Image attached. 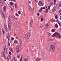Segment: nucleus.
Returning <instances> with one entry per match:
<instances>
[{
  "label": "nucleus",
  "instance_id": "nucleus-49",
  "mask_svg": "<svg viewBox=\"0 0 61 61\" xmlns=\"http://www.w3.org/2000/svg\"><path fill=\"white\" fill-rule=\"evenodd\" d=\"M10 5H13V2H10Z\"/></svg>",
  "mask_w": 61,
  "mask_h": 61
},
{
  "label": "nucleus",
  "instance_id": "nucleus-55",
  "mask_svg": "<svg viewBox=\"0 0 61 61\" xmlns=\"http://www.w3.org/2000/svg\"><path fill=\"white\" fill-rule=\"evenodd\" d=\"M5 56V54H3V57Z\"/></svg>",
  "mask_w": 61,
  "mask_h": 61
},
{
  "label": "nucleus",
  "instance_id": "nucleus-2",
  "mask_svg": "<svg viewBox=\"0 0 61 61\" xmlns=\"http://www.w3.org/2000/svg\"><path fill=\"white\" fill-rule=\"evenodd\" d=\"M0 14L1 17L2 18H5V16L4 13L2 11V7L0 5Z\"/></svg>",
  "mask_w": 61,
  "mask_h": 61
},
{
  "label": "nucleus",
  "instance_id": "nucleus-34",
  "mask_svg": "<svg viewBox=\"0 0 61 61\" xmlns=\"http://www.w3.org/2000/svg\"><path fill=\"white\" fill-rule=\"evenodd\" d=\"M13 20H15V17L13 16Z\"/></svg>",
  "mask_w": 61,
  "mask_h": 61
},
{
  "label": "nucleus",
  "instance_id": "nucleus-28",
  "mask_svg": "<svg viewBox=\"0 0 61 61\" xmlns=\"http://www.w3.org/2000/svg\"><path fill=\"white\" fill-rule=\"evenodd\" d=\"M55 11H56V10L54 9H53L52 10V11L53 12H54Z\"/></svg>",
  "mask_w": 61,
  "mask_h": 61
},
{
  "label": "nucleus",
  "instance_id": "nucleus-20",
  "mask_svg": "<svg viewBox=\"0 0 61 61\" xmlns=\"http://www.w3.org/2000/svg\"><path fill=\"white\" fill-rule=\"evenodd\" d=\"M2 32H3V34H4L5 33V30H4L3 29V28H2Z\"/></svg>",
  "mask_w": 61,
  "mask_h": 61
},
{
  "label": "nucleus",
  "instance_id": "nucleus-3",
  "mask_svg": "<svg viewBox=\"0 0 61 61\" xmlns=\"http://www.w3.org/2000/svg\"><path fill=\"white\" fill-rule=\"evenodd\" d=\"M56 36H57L58 37H59V38H61V35H60L57 32H55L54 34H53V35L51 36L52 37H55Z\"/></svg>",
  "mask_w": 61,
  "mask_h": 61
},
{
  "label": "nucleus",
  "instance_id": "nucleus-5",
  "mask_svg": "<svg viewBox=\"0 0 61 61\" xmlns=\"http://www.w3.org/2000/svg\"><path fill=\"white\" fill-rule=\"evenodd\" d=\"M3 50H4V52L5 54H6L7 52V49L6 48V45H4L3 47Z\"/></svg>",
  "mask_w": 61,
  "mask_h": 61
},
{
  "label": "nucleus",
  "instance_id": "nucleus-44",
  "mask_svg": "<svg viewBox=\"0 0 61 61\" xmlns=\"http://www.w3.org/2000/svg\"><path fill=\"white\" fill-rule=\"evenodd\" d=\"M8 42V46H10V43H9V42Z\"/></svg>",
  "mask_w": 61,
  "mask_h": 61
},
{
  "label": "nucleus",
  "instance_id": "nucleus-48",
  "mask_svg": "<svg viewBox=\"0 0 61 61\" xmlns=\"http://www.w3.org/2000/svg\"><path fill=\"white\" fill-rule=\"evenodd\" d=\"M58 13H60V12H61V10H60L58 11Z\"/></svg>",
  "mask_w": 61,
  "mask_h": 61
},
{
  "label": "nucleus",
  "instance_id": "nucleus-58",
  "mask_svg": "<svg viewBox=\"0 0 61 61\" xmlns=\"http://www.w3.org/2000/svg\"><path fill=\"white\" fill-rule=\"evenodd\" d=\"M37 15L38 16H39V15H40V14L39 13H38L37 14Z\"/></svg>",
  "mask_w": 61,
  "mask_h": 61
},
{
  "label": "nucleus",
  "instance_id": "nucleus-29",
  "mask_svg": "<svg viewBox=\"0 0 61 61\" xmlns=\"http://www.w3.org/2000/svg\"><path fill=\"white\" fill-rule=\"evenodd\" d=\"M39 18L40 19H42V18H43V16H40L39 17Z\"/></svg>",
  "mask_w": 61,
  "mask_h": 61
},
{
  "label": "nucleus",
  "instance_id": "nucleus-12",
  "mask_svg": "<svg viewBox=\"0 0 61 61\" xmlns=\"http://www.w3.org/2000/svg\"><path fill=\"white\" fill-rule=\"evenodd\" d=\"M3 10L4 12H5L6 11V7L5 6H4L3 9Z\"/></svg>",
  "mask_w": 61,
  "mask_h": 61
},
{
  "label": "nucleus",
  "instance_id": "nucleus-22",
  "mask_svg": "<svg viewBox=\"0 0 61 61\" xmlns=\"http://www.w3.org/2000/svg\"><path fill=\"white\" fill-rule=\"evenodd\" d=\"M10 1H11V2H16V0H8Z\"/></svg>",
  "mask_w": 61,
  "mask_h": 61
},
{
  "label": "nucleus",
  "instance_id": "nucleus-23",
  "mask_svg": "<svg viewBox=\"0 0 61 61\" xmlns=\"http://www.w3.org/2000/svg\"><path fill=\"white\" fill-rule=\"evenodd\" d=\"M33 23V20H31V26L32 27V24Z\"/></svg>",
  "mask_w": 61,
  "mask_h": 61
},
{
  "label": "nucleus",
  "instance_id": "nucleus-1",
  "mask_svg": "<svg viewBox=\"0 0 61 61\" xmlns=\"http://www.w3.org/2000/svg\"><path fill=\"white\" fill-rule=\"evenodd\" d=\"M55 47L54 45H52L50 46V52H55Z\"/></svg>",
  "mask_w": 61,
  "mask_h": 61
},
{
  "label": "nucleus",
  "instance_id": "nucleus-50",
  "mask_svg": "<svg viewBox=\"0 0 61 61\" xmlns=\"http://www.w3.org/2000/svg\"><path fill=\"white\" fill-rule=\"evenodd\" d=\"M34 0L35 1V2H36V3H38V1H37L36 0Z\"/></svg>",
  "mask_w": 61,
  "mask_h": 61
},
{
  "label": "nucleus",
  "instance_id": "nucleus-4",
  "mask_svg": "<svg viewBox=\"0 0 61 61\" xmlns=\"http://www.w3.org/2000/svg\"><path fill=\"white\" fill-rule=\"evenodd\" d=\"M30 37V35L29 33H27L25 34V38L26 40H27L29 39Z\"/></svg>",
  "mask_w": 61,
  "mask_h": 61
},
{
  "label": "nucleus",
  "instance_id": "nucleus-24",
  "mask_svg": "<svg viewBox=\"0 0 61 61\" xmlns=\"http://www.w3.org/2000/svg\"><path fill=\"white\" fill-rule=\"evenodd\" d=\"M46 27L47 28H48V24H47L46 25Z\"/></svg>",
  "mask_w": 61,
  "mask_h": 61
},
{
  "label": "nucleus",
  "instance_id": "nucleus-14",
  "mask_svg": "<svg viewBox=\"0 0 61 61\" xmlns=\"http://www.w3.org/2000/svg\"><path fill=\"white\" fill-rule=\"evenodd\" d=\"M19 41L20 46H22V41H21V40H20V39H19Z\"/></svg>",
  "mask_w": 61,
  "mask_h": 61
},
{
  "label": "nucleus",
  "instance_id": "nucleus-35",
  "mask_svg": "<svg viewBox=\"0 0 61 61\" xmlns=\"http://www.w3.org/2000/svg\"><path fill=\"white\" fill-rule=\"evenodd\" d=\"M48 35L49 36H51V33L49 32H48Z\"/></svg>",
  "mask_w": 61,
  "mask_h": 61
},
{
  "label": "nucleus",
  "instance_id": "nucleus-26",
  "mask_svg": "<svg viewBox=\"0 0 61 61\" xmlns=\"http://www.w3.org/2000/svg\"><path fill=\"white\" fill-rule=\"evenodd\" d=\"M15 8H17V4H15Z\"/></svg>",
  "mask_w": 61,
  "mask_h": 61
},
{
  "label": "nucleus",
  "instance_id": "nucleus-25",
  "mask_svg": "<svg viewBox=\"0 0 61 61\" xmlns=\"http://www.w3.org/2000/svg\"><path fill=\"white\" fill-rule=\"evenodd\" d=\"M9 50H10V51L11 52H12L13 51L11 48H9Z\"/></svg>",
  "mask_w": 61,
  "mask_h": 61
},
{
  "label": "nucleus",
  "instance_id": "nucleus-21",
  "mask_svg": "<svg viewBox=\"0 0 61 61\" xmlns=\"http://www.w3.org/2000/svg\"><path fill=\"white\" fill-rule=\"evenodd\" d=\"M48 9H46V10L44 11V13H47L48 12Z\"/></svg>",
  "mask_w": 61,
  "mask_h": 61
},
{
  "label": "nucleus",
  "instance_id": "nucleus-11",
  "mask_svg": "<svg viewBox=\"0 0 61 61\" xmlns=\"http://www.w3.org/2000/svg\"><path fill=\"white\" fill-rule=\"evenodd\" d=\"M19 46H17L16 47V49H18L16 51V52L18 53L19 52Z\"/></svg>",
  "mask_w": 61,
  "mask_h": 61
},
{
  "label": "nucleus",
  "instance_id": "nucleus-7",
  "mask_svg": "<svg viewBox=\"0 0 61 61\" xmlns=\"http://www.w3.org/2000/svg\"><path fill=\"white\" fill-rule=\"evenodd\" d=\"M38 5L40 6H43V4H42V1H40L38 3Z\"/></svg>",
  "mask_w": 61,
  "mask_h": 61
},
{
  "label": "nucleus",
  "instance_id": "nucleus-53",
  "mask_svg": "<svg viewBox=\"0 0 61 61\" xmlns=\"http://www.w3.org/2000/svg\"><path fill=\"white\" fill-rule=\"evenodd\" d=\"M60 15H61L60 17V19L61 20V13L60 14Z\"/></svg>",
  "mask_w": 61,
  "mask_h": 61
},
{
  "label": "nucleus",
  "instance_id": "nucleus-54",
  "mask_svg": "<svg viewBox=\"0 0 61 61\" xmlns=\"http://www.w3.org/2000/svg\"><path fill=\"white\" fill-rule=\"evenodd\" d=\"M39 27L40 28H42V26H39Z\"/></svg>",
  "mask_w": 61,
  "mask_h": 61
},
{
  "label": "nucleus",
  "instance_id": "nucleus-27",
  "mask_svg": "<svg viewBox=\"0 0 61 61\" xmlns=\"http://www.w3.org/2000/svg\"><path fill=\"white\" fill-rule=\"evenodd\" d=\"M55 31V30L54 29H53L51 30V31L52 32H54Z\"/></svg>",
  "mask_w": 61,
  "mask_h": 61
},
{
  "label": "nucleus",
  "instance_id": "nucleus-41",
  "mask_svg": "<svg viewBox=\"0 0 61 61\" xmlns=\"http://www.w3.org/2000/svg\"><path fill=\"white\" fill-rule=\"evenodd\" d=\"M17 58H19L20 57V55H18L17 56Z\"/></svg>",
  "mask_w": 61,
  "mask_h": 61
},
{
  "label": "nucleus",
  "instance_id": "nucleus-60",
  "mask_svg": "<svg viewBox=\"0 0 61 61\" xmlns=\"http://www.w3.org/2000/svg\"><path fill=\"white\" fill-rule=\"evenodd\" d=\"M3 57H4V58H5V59H6V57L5 56H4Z\"/></svg>",
  "mask_w": 61,
  "mask_h": 61
},
{
  "label": "nucleus",
  "instance_id": "nucleus-42",
  "mask_svg": "<svg viewBox=\"0 0 61 61\" xmlns=\"http://www.w3.org/2000/svg\"><path fill=\"white\" fill-rule=\"evenodd\" d=\"M15 15H16V16H19V15H18V14H17V13H16L15 14Z\"/></svg>",
  "mask_w": 61,
  "mask_h": 61
},
{
  "label": "nucleus",
  "instance_id": "nucleus-8",
  "mask_svg": "<svg viewBox=\"0 0 61 61\" xmlns=\"http://www.w3.org/2000/svg\"><path fill=\"white\" fill-rule=\"evenodd\" d=\"M8 25H11L12 24L11 20L10 18H8Z\"/></svg>",
  "mask_w": 61,
  "mask_h": 61
},
{
  "label": "nucleus",
  "instance_id": "nucleus-38",
  "mask_svg": "<svg viewBox=\"0 0 61 61\" xmlns=\"http://www.w3.org/2000/svg\"><path fill=\"white\" fill-rule=\"evenodd\" d=\"M2 34V31H1V29L0 28V36Z\"/></svg>",
  "mask_w": 61,
  "mask_h": 61
},
{
  "label": "nucleus",
  "instance_id": "nucleus-62",
  "mask_svg": "<svg viewBox=\"0 0 61 61\" xmlns=\"http://www.w3.org/2000/svg\"><path fill=\"white\" fill-rule=\"evenodd\" d=\"M51 5L50 6H48V8H50V7H51Z\"/></svg>",
  "mask_w": 61,
  "mask_h": 61
},
{
  "label": "nucleus",
  "instance_id": "nucleus-32",
  "mask_svg": "<svg viewBox=\"0 0 61 61\" xmlns=\"http://www.w3.org/2000/svg\"><path fill=\"white\" fill-rule=\"evenodd\" d=\"M29 11H31V7H29V8L28 9Z\"/></svg>",
  "mask_w": 61,
  "mask_h": 61
},
{
  "label": "nucleus",
  "instance_id": "nucleus-30",
  "mask_svg": "<svg viewBox=\"0 0 61 61\" xmlns=\"http://www.w3.org/2000/svg\"><path fill=\"white\" fill-rule=\"evenodd\" d=\"M22 56H21L20 59V61H22Z\"/></svg>",
  "mask_w": 61,
  "mask_h": 61
},
{
  "label": "nucleus",
  "instance_id": "nucleus-16",
  "mask_svg": "<svg viewBox=\"0 0 61 61\" xmlns=\"http://www.w3.org/2000/svg\"><path fill=\"white\" fill-rule=\"evenodd\" d=\"M41 56L42 57H44L45 56V53L44 51H42L41 52Z\"/></svg>",
  "mask_w": 61,
  "mask_h": 61
},
{
  "label": "nucleus",
  "instance_id": "nucleus-61",
  "mask_svg": "<svg viewBox=\"0 0 61 61\" xmlns=\"http://www.w3.org/2000/svg\"><path fill=\"white\" fill-rule=\"evenodd\" d=\"M28 3H29V4H30V3H31V1H29L28 2Z\"/></svg>",
  "mask_w": 61,
  "mask_h": 61
},
{
  "label": "nucleus",
  "instance_id": "nucleus-18",
  "mask_svg": "<svg viewBox=\"0 0 61 61\" xmlns=\"http://www.w3.org/2000/svg\"><path fill=\"white\" fill-rule=\"evenodd\" d=\"M51 22H52V23H54V22H56V20H54L53 19H52L51 20Z\"/></svg>",
  "mask_w": 61,
  "mask_h": 61
},
{
  "label": "nucleus",
  "instance_id": "nucleus-45",
  "mask_svg": "<svg viewBox=\"0 0 61 61\" xmlns=\"http://www.w3.org/2000/svg\"><path fill=\"white\" fill-rule=\"evenodd\" d=\"M50 5H53V3L52 2L50 3Z\"/></svg>",
  "mask_w": 61,
  "mask_h": 61
},
{
  "label": "nucleus",
  "instance_id": "nucleus-15",
  "mask_svg": "<svg viewBox=\"0 0 61 61\" xmlns=\"http://www.w3.org/2000/svg\"><path fill=\"white\" fill-rule=\"evenodd\" d=\"M8 29H9V30L10 31H11V27H10V26L9 25H10L11 24H8Z\"/></svg>",
  "mask_w": 61,
  "mask_h": 61
},
{
  "label": "nucleus",
  "instance_id": "nucleus-17",
  "mask_svg": "<svg viewBox=\"0 0 61 61\" xmlns=\"http://www.w3.org/2000/svg\"><path fill=\"white\" fill-rule=\"evenodd\" d=\"M1 3V5L0 6H3V5H4V3H3V2H1V0H0V3Z\"/></svg>",
  "mask_w": 61,
  "mask_h": 61
},
{
  "label": "nucleus",
  "instance_id": "nucleus-56",
  "mask_svg": "<svg viewBox=\"0 0 61 61\" xmlns=\"http://www.w3.org/2000/svg\"><path fill=\"white\" fill-rule=\"evenodd\" d=\"M9 54H10V55H11V53L10 51H9Z\"/></svg>",
  "mask_w": 61,
  "mask_h": 61
},
{
  "label": "nucleus",
  "instance_id": "nucleus-33",
  "mask_svg": "<svg viewBox=\"0 0 61 61\" xmlns=\"http://www.w3.org/2000/svg\"><path fill=\"white\" fill-rule=\"evenodd\" d=\"M10 8L11 10L12 13H13V12H14L13 11V8H12V7H11Z\"/></svg>",
  "mask_w": 61,
  "mask_h": 61
},
{
  "label": "nucleus",
  "instance_id": "nucleus-31",
  "mask_svg": "<svg viewBox=\"0 0 61 61\" xmlns=\"http://www.w3.org/2000/svg\"><path fill=\"white\" fill-rule=\"evenodd\" d=\"M13 60H14V61H17V59H15V58H13Z\"/></svg>",
  "mask_w": 61,
  "mask_h": 61
},
{
  "label": "nucleus",
  "instance_id": "nucleus-64",
  "mask_svg": "<svg viewBox=\"0 0 61 61\" xmlns=\"http://www.w3.org/2000/svg\"><path fill=\"white\" fill-rule=\"evenodd\" d=\"M59 25H60V26H61V24H59Z\"/></svg>",
  "mask_w": 61,
  "mask_h": 61
},
{
  "label": "nucleus",
  "instance_id": "nucleus-57",
  "mask_svg": "<svg viewBox=\"0 0 61 61\" xmlns=\"http://www.w3.org/2000/svg\"><path fill=\"white\" fill-rule=\"evenodd\" d=\"M11 40H14V38H13V37H11Z\"/></svg>",
  "mask_w": 61,
  "mask_h": 61
},
{
  "label": "nucleus",
  "instance_id": "nucleus-13",
  "mask_svg": "<svg viewBox=\"0 0 61 61\" xmlns=\"http://www.w3.org/2000/svg\"><path fill=\"white\" fill-rule=\"evenodd\" d=\"M45 7H41L40 9V10H39V12H42V9H45Z\"/></svg>",
  "mask_w": 61,
  "mask_h": 61
},
{
  "label": "nucleus",
  "instance_id": "nucleus-39",
  "mask_svg": "<svg viewBox=\"0 0 61 61\" xmlns=\"http://www.w3.org/2000/svg\"><path fill=\"white\" fill-rule=\"evenodd\" d=\"M55 19H57V15H56L55 17Z\"/></svg>",
  "mask_w": 61,
  "mask_h": 61
},
{
  "label": "nucleus",
  "instance_id": "nucleus-19",
  "mask_svg": "<svg viewBox=\"0 0 61 61\" xmlns=\"http://www.w3.org/2000/svg\"><path fill=\"white\" fill-rule=\"evenodd\" d=\"M58 5H59L58 6ZM56 6H58V8H59L61 6V3H60L59 4H57L56 5Z\"/></svg>",
  "mask_w": 61,
  "mask_h": 61
},
{
  "label": "nucleus",
  "instance_id": "nucleus-51",
  "mask_svg": "<svg viewBox=\"0 0 61 61\" xmlns=\"http://www.w3.org/2000/svg\"><path fill=\"white\" fill-rule=\"evenodd\" d=\"M56 0H54V5H56Z\"/></svg>",
  "mask_w": 61,
  "mask_h": 61
},
{
  "label": "nucleus",
  "instance_id": "nucleus-52",
  "mask_svg": "<svg viewBox=\"0 0 61 61\" xmlns=\"http://www.w3.org/2000/svg\"><path fill=\"white\" fill-rule=\"evenodd\" d=\"M7 61H9V59L8 57L7 58Z\"/></svg>",
  "mask_w": 61,
  "mask_h": 61
},
{
  "label": "nucleus",
  "instance_id": "nucleus-37",
  "mask_svg": "<svg viewBox=\"0 0 61 61\" xmlns=\"http://www.w3.org/2000/svg\"><path fill=\"white\" fill-rule=\"evenodd\" d=\"M55 27H56V28H57V27H58V25H57V24L55 25Z\"/></svg>",
  "mask_w": 61,
  "mask_h": 61
},
{
  "label": "nucleus",
  "instance_id": "nucleus-43",
  "mask_svg": "<svg viewBox=\"0 0 61 61\" xmlns=\"http://www.w3.org/2000/svg\"><path fill=\"white\" fill-rule=\"evenodd\" d=\"M14 42L15 44H16V43H17V41H14Z\"/></svg>",
  "mask_w": 61,
  "mask_h": 61
},
{
  "label": "nucleus",
  "instance_id": "nucleus-10",
  "mask_svg": "<svg viewBox=\"0 0 61 61\" xmlns=\"http://www.w3.org/2000/svg\"><path fill=\"white\" fill-rule=\"evenodd\" d=\"M7 39L8 40V42H9V40H10V34H9V33H7Z\"/></svg>",
  "mask_w": 61,
  "mask_h": 61
},
{
  "label": "nucleus",
  "instance_id": "nucleus-9",
  "mask_svg": "<svg viewBox=\"0 0 61 61\" xmlns=\"http://www.w3.org/2000/svg\"><path fill=\"white\" fill-rule=\"evenodd\" d=\"M25 59L23 61H28V57L27 56H25Z\"/></svg>",
  "mask_w": 61,
  "mask_h": 61
},
{
  "label": "nucleus",
  "instance_id": "nucleus-36",
  "mask_svg": "<svg viewBox=\"0 0 61 61\" xmlns=\"http://www.w3.org/2000/svg\"><path fill=\"white\" fill-rule=\"evenodd\" d=\"M18 14L21 15V12L20 11H18Z\"/></svg>",
  "mask_w": 61,
  "mask_h": 61
},
{
  "label": "nucleus",
  "instance_id": "nucleus-59",
  "mask_svg": "<svg viewBox=\"0 0 61 61\" xmlns=\"http://www.w3.org/2000/svg\"><path fill=\"white\" fill-rule=\"evenodd\" d=\"M58 23L59 24V25H60V22H58Z\"/></svg>",
  "mask_w": 61,
  "mask_h": 61
},
{
  "label": "nucleus",
  "instance_id": "nucleus-6",
  "mask_svg": "<svg viewBox=\"0 0 61 61\" xmlns=\"http://www.w3.org/2000/svg\"><path fill=\"white\" fill-rule=\"evenodd\" d=\"M4 27L5 31L6 32H7V31H8V29H7V26L5 23L4 24Z\"/></svg>",
  "mask_w": 61,
  "mask_h": 61
},
{
  "label": "nucleus",
  "instance_id": "nucleus-40",
  "mask_svg": "<svg viewBox=\"0 0 61 61\" xmlns=\"http://www.w3.org/2000/svg\"><path fill=\"white\" fill-rule=\"evenodd\" d=\"M39 61V59L38 58H37L36 60V61Z\"/></svg>",
  "mask_w": 61,
  "mask_h": 61
},
{
  "label": "nucleus",
  "instance_id": "nucleus-63",
  "mask_svg": "<svg viewBox=\"0 0 61 61\" xmlns=\"http://www.w3.org/2000/svg\"><path fill=\"white\" fill-rule=\"evenodd\" d=\"M32 8H33L32 10L33 11H34V8L33 7Z\"/></svg>",
  "mask_w": 61,
  "mask_h": 61
},
{
  "label": "nucleus",
  "instance_id": "nucleus-46",
  "mask_svg": "<svg viewBox=\"0 0 61 61\" xmlns=\"http://www.w3.org/2000/svg\"><path fill=\"white\" fill-rule=\"evenodd\" d=\"M2 26V24H1V23L0 22V28H1Z\"/></svg>",
  "mask_w": 61,
  "mask_h": 61
},
{
  "label": "nucleus",
  "instance_id": "nucleus-47",
  "mask_svg": "<svg viewBox=\"0 0 61 61\" xmlns=\"http://www.w3.org/2000/svg\"><path fill=\"white\" fill-rule=\"evenodd\" d=\"M41 21H43V20H44V19H43V18L42 19H41Z\"/></svg>",
  "mask_w": 61,
  "mask_h": 61
}]
</instances>
